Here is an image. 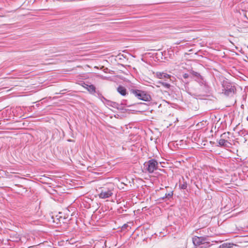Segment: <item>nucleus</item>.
<instances>
[{
  "label": "nucleus",
  "instance_id": "9d476101",
  "mask_svg": "<svg viewBox=\"0 0 248 248\" xmlns=\"http://www.w3.org/2000/svg\"><path fill=\"white\" fill-rule=\"evenodd\" d=\"M117 91L122 95L124 96L126 94V90L123 86H120L117 88Z\"/></svg>",
  "mask_w": 248,
  "mask_h": 248
},
{
  "label": "nucleus",
  "instance_id": "ddd939ff",
  "mask_svg": "<svg viewBox=\"0 0 248 248\" xmlns=\"http://www.w3.org/2000/svg\"><path fill=\"white\" fill-rule=\"evenodd\" d=\"M158 83L166 89H170V85L169 83L163 82H159Z\"/></svg>",
  "mask_w": 248,
  "mask_h": 248
},
{
  "label": "nucleus",
  "instance_id": "4468645a",
  "mask_svg": "<svg viewBox=\"0 0 248 248\" xmlns=\"http://www.w3.org/2000/svg\"><path fill=\"white\" fill-rule=\"evenodd\" d=\"M67 242H68V243L70 244H73L76 242V241L75 239L72 238L70 240H67Z\"/></svg>",
  "mask_w": 248,
  "mask_h": 248
},
{
  "label": "nucleus",
  "instance_id": "f3484780",
  "mask_svg": "<svg viewBox=\"0 0 248 248\" xmlns=\"http://www.w3.org/2000/svg\"><path fill=\"white\" fill-rule=\"evenodd\" d=\"M123 228H126V224H124L123 227Z\"/></svg>",
  "mask_w": 248,
  "mask_h": 248
},
{
  "label": "nucleus",
  "instance_id": "dca6fc26",
  "mask_svg": "<svg viewBox=\"0 0 248 248\" xmlns=\"http://www.w3.org/2000/svg\"><path fill=\"white\" fill-rule=\"evenodd\" d=\"M188 77H189V75H188V74H187V73H185V74H184L183 75V77H184V78H188Z\"/></svg>",
  "mask_w": 248,
  "mask_h": 248
},
{
  "label": "nucleus",
  "instance_id": "7ed1b4c3",
  "mask_svg": "<svg viewBox=\"0 0 248 248\" xmlns=\"http://www.w3.org/2000/svg\"><path fill=\"white\" fill-rule=\"evenodd\" d=\"M222 86L224 88L225 93L227 94H229L230 93H234L236 90L234 86L227 80L223 81Z\"/></svg>",
  "mask_w": 248,
  "mask_h": 248
},
{
  "label": "nucleus",
  "instance_id": "20e7f679",
  "mask_svg": "<svg viewBox=\"0 0 248 248\" xmlns=\"http://www.w3.org/2000/svg\"><path fill=\"white\" fill-rule=\"evenodd\" d=\"M113 187H111L108 189H103L100 193L98 195L100 198L106 199L111 197L113 194Z\"/></svg>",
  "mask_w": 248,
  "mask_h": 248
},
{
  "label": "nucleus",
  "instance_id": "39448f33",
  "mask_svg": "<svg viewBox=\"0 0 248 248\" xmlns=\"http://www.w3.org/2000/svg\"><path fill=\"white\" fill-rule=\"evenodd\" d=\"M230 135V132L224 133L221 135V139L218 140V144L220 146H225L228 142V136Z\"/></svg>",
  "mask_w": 248,
  "mask_h": 248
},
{
  "label": "nucleus",
  "instance_id": "a211bd4d",
  "mask_svg": "<svg viewBox=\"0 0 248 248\" xmlns=\"http://www.w3.org/2000/svg\"><path fill=\"white\" fill-rule=\"evenodd\" d=\"M121 184L122 185H124V183H121Z\"/></svg>",
  "mask_w": 248,
  "mask_h": 248
},
{
  "label": "nucleus",
  "instance_id": "6e6552de",
  "mask_svg": "<svg viewBox=\"0 0 248 248\" xmlns=\"http://www.w3.org/2000/svg\"><path fill=\"white\" fill-rule=\"evenodd\" d=\"M136 94L140 99L144 101H149L151 98L149 95L144 94L143 92L138 91L136 92Z\"/></svg>",
  "mask_w": 248,
  "mask_h": 248
},
{
  "label": "nucleus",
  "instance_id": "f8f14e48",
  "mask_svg": "<svg viewBox=\"0 0 248 248\" xmlns=\"http://www.w3.org/2000/svg\"><path fill=\"white\" fill-rule=\"evenodd\" d=\"M109 106H111L112 107H113L114 108H117V109L120 108H119L120 105L118 103L114 102H111L110 103Z\"/></svg>",
  "mask_w": 248,
  "mask_h": 248
},
{
  "label": "nucleus",
  "instance_id": "f257e3e1",
  "mask_svg": "<svg viewBox=\"0 0 248 248\" xmlns=\"http://www.w3.org/2000/svg\"><path fill=\"white\" fill-rule=\"evenodd\" d=\"M63 213L62 212H59L58 214L53 215L52 213L50 215V217H47V221L52 226L57 225H61L62 223H64V220L67 219V217L62 216Z\"/></svg>",
  "mask_w": 248,
  "mask_h": 248
},
{
  "label": "nucleus",
  "instance_id": "6ab92c4d",
  "mask_svg": "<svg viewBox=\"0 0 248 248\" xmlns=\"http://www.w3.org/2000/svg\"><path fill=\"white\" fill-rule=\"evenodd\" d=\"M122 186V185H121V186H119V187Z\"/></svg>",
  "mask_w": 248,
  "mask_h": 248
},
{
  "label": "nucleus",
  "instance_id": "1a4fd4ad",
  "mask_svg": "<svg viewBox=\"0 0 248 248\" xmlns=\"http://www.w3.org/2000/svg\"><path fill=\"white\" fill-rule=\"evenodd\" d=\"M83 88L87 89L90 93H94L95 92V87L93 85H88L85 83L81 85Z\"/></svg>",
  "mask_w": 248,
  "mask_h": 248
},
{
  "label": "nucleus",
  "instance_id": "0eeeda50",
  "mask_svg": "<svg viewBox=\"0 0 248 248\" xmlns=\"http://www.w3.org/2000/svg\"><path fill=\"white\" fill-rule=\"evenodd\" d=\"M155 76L157 78L159 79H170L171 76L168 74L166 73L163 72H157L155 73Z\"/></svg>",
  "mask_w": 248,
  "mask_h": 248
},
{
  "label": "nucleus",
  "instance_id": "9b49d317",
  "mask_svg": "<svg viewBox=\"0 0 248 248\" xmlns=\"http://www.w3.org/2000/svg\"><path fill=\"white\" fill-rule=\"evenodd\" d=\"M233 244L231 243H224L219 246V248H231Z\"/></svg>",
  "mask_w": 248,
  "mask_h": 248
},
{
  "label": "nucleus",
  "instance_id": "423d86ee",
  "mask_svg": "<svg viewBox=\"0 0 248 248\" xmlns=\"http://www.w3.org/2000/svg\"><path fill=\"white\" fill-rule=\"evenodd\" d=\"M193 243L195 246H200L205 243V239L203 237L194 236L193 238Z\"/></svg>",
  "mask_w": 248,
  "mask_h": 248
},
{
  "label": "nucleus",
  "instance_id": "f03ea898",
  "mask_svg": "<svg viewBox=\"0 0 248 248\" xmlns=\"http://www.w3.org/2000/svg\"><path fill=\"white\" fill-rule=\"evenodd\" d=\"M145 170L149 173H153L158 167V162L154 159H151L144 163Z\"/></svg>",
  "mask_w": 248,
  "mask_h": 248
},
{
  "label": "nucleus",
  "instance_id": "2eb2a0df",
  "mask_svg": "<svg viewBox=\"0 0 248 248\" xmlns=\"http://www.w3.org/2000/svg\"><path fill=\"white\" fill-rule=\"evenodd\" d=\"M172 195H173V193L172 192H171L168 194H165V198H167L168 197H171L172 196Z\"/></svg>",
  "mask_w": 248,
  "mask_h": 248
}]
</instances>
